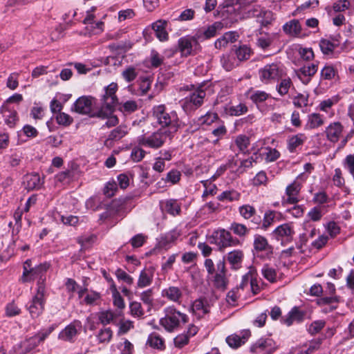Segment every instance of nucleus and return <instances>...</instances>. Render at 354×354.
Returning <instances> with one entry per match:
<instances>
[{
	"label": "nucleus",
	"instance_id": "19",
	"mask_svg": "<svg viewBox=\"0 0 354 354\" xmlns=\"http://www.w3.org/2000/svg\"><path fill=\"white\" fill-rule=\"evenodd\" d=\"M162 296L170 301L180 304L183 297V290L177 286H170L162 290Z\"/></svg>",
	"mask_w": 354,
	"mask_h": 354
},
{
	"label": "nucleus",
	"instance_id": "12",
	"mask_svg": "<svg viewBox=\"0 0 354 354\" xmlns=\"http://www.w3.org/2000/svg\"><path fill=\"white\" fill-rule=\"evenodd\" d=\"M294 226L292 223H286L279 225L273 231V235L277 241L282 243H290L295 235Z\"/></svg>",
	"mask_w": 354,
	"mask_h": 354
},
{
	"label": "nucleus",
	"instance_id": "28",
	"mask_svg": "<svg viewBox=\"0 0 354 354\" xmlns=\"http://www.w3.org/2000/svg\"><path fill=\"white\" fill-rule=\"evenodd\" d=\"M283 31L291 36H297L301 33V27L299 20L292 19L283 26Z\"/></svg>",
	"mask_w": 354,
	"mask_h": 354
},
{
	"label": "nucleus",
	"instance_id": "59",
	"mask_svg": "<svg viewBox=\"0 0 354 354\" xmlns=\"http://www.w3.org/2000/svg\"><path fill=\"white\" fill-rule=\"evenodd\" d=\"M181 174L177 169H172L167 174L165 178L166 183H170L171 185L176 184L180 179Z\"/></svg>",
	"mask_w": 354,
	"mask_h": 354
},
{
	"label": "nucleus",
	"instance_id": "14",
	"mask_svg": "<svg viewBox=\"0 0 354 354\" xmlns=\"http://www.w3.org/2000/svg\"><path fill=\"white\" fill-rule=\"evenodd\" d=\"M254 162L255 160L252 156L244 160L239 159L236 157L228 162V167L232 171L240 175L243 174L247 169L252 167Z\"/></svg>",
	"mask_w": 354,
	"mask_h": 354
},
{
	"label": "nucleus",
	"instance_id": "53",
	"mask_svg": "<svg viewBox=\"0 0 354 354\" xmlns=\"http://www.w3.org/2000/svg\"><path fill=\"white\" fill-rule=\"evenodd\" d=\"M130 313L134 317H141L144 315V310L140 302L132 301L129 304Z\"/></svg>",
	"mask_w": 354,
	"mask_h": 354
},
{
	"label": "nucleus",
	"instance_id": "8",
	"mask_svg": "<svg viewBox=\"0 0 354 354\" xmlns=\"http://www.w3.org/2000/svg\"><path fill=\"white\" fill-rule=\"evenodd\" d=\"M209 242L216 245L221 251L227 247L235 246L239 243L237 239H233L230 232L223 229L214 231L209 237Z\"/></svg>",
	"mask_w": 354,
	"mask_h": 354
},
{
	"label": "nucleus",
	"instance_id": "10",
	"mask_svg": "<svg viewBox=\"0 0 354 354\" xmlns=\"http://www.w3.org/2000/svg\"><path fill=\"white\" fill-rule=\"evenodd\" d=\"M278 348V344L271 337L259 339L250 348L252 353L272 354Z\"/></svg>",
	"mask_w": 354,
	"mask_h": 354
},
{
	"label": "nucleus",
	"instance_id": "50",
	"mask_svg": "<svg viewBox=\"0 0 354 354\" xmlns=\"http://www.w3.org/2000/svg\"><path fill=\"white\" fill-rule=\"evenodd\" d=\"M226 342L230 347L238 348L245 342V337L238 335H232L227 337Z\"/></svg>",
	"mask_w": 354,
	"mask_h": 354
},
{
	"label": "nucleus",
	"instance_id": "32",
	"mask_svg": "<svg viewBox=\"0 0 354 354\" xmlns=\"http://www.w3.org/2000/svg\"><path fill=\"white\" fill-rule=\"evenodd\" d=\"M249 99L254 104H258L266 101L270 95L264 91L251 90L248 92Z\"/></svg>",
	"mask_w": 354,
	"mask_h": 354
},
{
	"label": "nucleus",
	"instance_id": "13",
	"mask_svg": "<svg viewBox=\"0 0 354 354\" xmlns=\"http://www.w3.org/2000/svg\"><path fill=\"white\" fill-rule=\"evenodd\" d=\"M81 327V322L79 320H74L59 333L58 339L64 342H74L78 333V328Z\"/></svg>",
	"mask_w": 354,
	"mask_h": 354
},
{
	"label": "nucleus",
	"instance_id": "45",
	"mask_svg": "<svg viewBox=\"0 0 354 354\" xmlns=\"http://www.w3.org/2000/svg\"><path fill=\"white\" fill-rule=\"evenodd\" d=\"M85 25L86 31L89 35H98L104 30V22L102 21H94V24Z\"/></svg>",
	"mask_w": 354,
	"mask_h": 354
},
{
	"label": "nucleus",
	"instance_id": "23",
	"mask_svg": "<svg viewBox=\"0 0 354 354\" xmlns=\"http://www.w3.org/2000/svg\"><path fill=\"white\" fill-rule=\"evenodd\" d=\"M243 257L244 254L242 250H234L228 252L223 259H226L232 269L237 270L241 268Z\"/></svg>",
	"mask_w": 354,
	"mask_h": 354
},
{
	"label": "nucleus",
	"instance_id": "47",
	"mask_svg": "<svg viewBox=\"0 0 354 354\" xmlns=\"http://www.w3.org/2000/svg\"><path fill=\"white\" fill-rule=\"evenodd\" d=\"M339 100V97L338 95L333 96L330 98L324 100L322 101L319 104V109L324 112H328V111L335 104H336Z\"/></svg>",
	"mask_w": 354,
	"mask_h": 354
},
{
	"label": "nucleus",
	"instance_id": "43",
	"mask_svg": "<svg viewBox=\"0 0 354 354\" xmlns=\"http://www.w3.org/2000/svg\"><path fill=\"white\" fill-rule=\"evenodd\" d=\"M241 194L235 190H227L222 192L218 196L220 201H236L240 199Z\"/></svg>",
	"mask_w": 354,
	"mask_h": 354
},
{
	"label": "nucleus",
	"instance_id": "22",
	"mask_svg": "<svg viewBox=\"0 0 354 354\" xmlns=\"http://www.w3.org/2000/svg\"><path fill=\"white\" fill-rule=\"evenodd\" d=\"M180 233L176 230H171L165 235L160 236L158 240V245L160 248L168 250L174 243V242L179 237Z\"/></svg>",
	"mask_w": 354,
	"mask_h": 354
},
{
	"label": "nucleus",
	"instance_id": "34",
	"mask_svg": "<svg viewBox=\"0 0 354 354\" xmlns=\"http://www.w3.org/2000/svg\"><path fill=\"white\" fill-rule=\"evenodd\" d=\"M281 214L274 211V210H268L266 211L264 214L263 218L262 221V229L266 230L270 226H271L274 222L278 218V216H280Z\"/></svg>",
	"mask_w": 354,
	"mask_h": 354
},
{
	"label": "nucleus",
	"instance_id": "7",
	"mask_svg": "<svg viewBox=\"0 0 354 354\" xmlns=\"http://www.w3.org/2000/svg\"><path fill=\"white\" fill-rule=\"evenodd\" d=\"M205 96V91L199 86L181 101V106L185 112L193 111L203 104Z\"/></svg>",
	"mask_w": 354,
	"mask_h": 354
},
{
	"label": "nucleus",
	"instance_id": "35",
	"mask_svg": "<svg viewBox=\"0 0 354 354\" xmlns=\"http://www.w3.org/2000/svg\"><path fill=\"white\" fill-rule=\"evenodd\" d=\"M280 82L276 85V90L281 97L288 93L290 88L293 86L292 82L290 77L281 78Z\"/></svg>",
	"mask_w": 354,
	"mask_h": 354
},
{
	"label": "nucleus",
	"instance_id": "16",
	"mask_svg": "<svg viewBox=\"0 0 354 354\" xmlns=\"http://www.w3.org/2000/svg\"><path fill=\"white\" fill-rule=\"evenodd\" d=\"M301 188V184L294 180L291 184L287 186L286 189V195L287 196L285 202L288 204H295L299 201V193Z\"/></svg>",
	"mask_w": 354,
	"mask_h": 354
},
{
	"label": "nucleus",
	"instance_id": "15",
	"mask_svg": "<svg viewBox=\"0 0 354 354\" xmlns=\"http://www.w3.org/2000/svg\"><path fill=\"white\" fill-rule=\"evenodd\" d=\"M48 267L49 266L47 263H43L33 268L30 271V274L27 275L28 281L37 279V288L39 287V286H44V282L46 281V272L48 269Z\"/></svg>",
	"mask_w": 354,
	"mask_h": 354
},
{
	"label": "nucleus",
	"instance_id": "40",
	"mask_svg": "<svg viewBox=\"0 0 354 354\" xmlns=\"http://www.w3.org/2000/svg\"><path fill=\"white\" fill-rule=\"evenodd\" d=\"M337 41H334V42L330 41L326 39H322L319 41V47L322 52L324 55H330L333 53L335 48L338 46Z\"/></svg>",
	"mask_w": 354,
	"mask_h": 354
},
{
	"label": "nucleus",
	"instance_id": "44",
	"mask_svg": "<svg viewBox=\"0 0 354 354\" xmlns=\"http://www.w3.org/2000/svg\"><path fill=\"white\" fill-rule=\"evenodd\" d=\"M251 53V48L246 45L239 46L235 51L239 62L248 59L250 57Z\"/></svg>",
	"mask_w": 354,
	"mask_h": 354
},
{
	"label": "nucleus",
	"instance_id": "64",
	"mask_svg": "<svg viewBox=\"0 0 354 354\" xmlns=\"http://www.w3.org/2000/svg\"><path fill=\"white\" fill-rule=\"evenodd\" d=\"M239 289V288H233L230 291L228 292L226 301L230 306H235L238 298L240 297Z\"/></svg>",
	"mask_w": 354,
	"mask_h": 354
},
{
	"label": "nucleus",
	"instance_id": "55",
	"mask_svg": "<svg viewBox=\"0 0 354 354\" xmlns=\"http://www.w3.org/2000/svg\"><path fill=\"white\" fill-rule=\"evenodd\" d=\"M218 120V116L216 113H207L205 115L198 118V122L201 124L211 125Z\"/></svg>",
	"mask_w": 354,
	"mask_h": 354
},
{
	"label": "nucleus",
	"instance_id": "1",
	"mask_svg": "<svg viewBox=\"0 0 354 354\" xmlns=\"http://www.w3.org/2000/svg\"><path fill=\"white\" fill-rule=\"evenodd\" d=\"M152 116L157 123L173 136L180 127V121L175 111H169L165 105L154 106L152 109Z\"/></svg>",
	"mask_w": 354,
	"mask_h": 354
},
{
	"label": "nucleus",
	"instance_id": "54",
	"mask_svg": "<svg viewBox=\"0 0 354 354\" xmlns=\"http://www.w3.org/2000/svg\"><path fill=\"white\" fill-rule=\"evenodd\" d=\"M240 214L245 219L252 218L256 213L255 208L250 205H243L239 208Z\"/></svg>",
	"mask_w": 354,
	"mask_h": 354
},
{
	"label": "nucleus",
	"instance_id": "5",
	"mask_svg": "<svg viewBox=\"0 0 354 354\" xmlns=\"http://www.w3.org/2000/svg\"><path fill=\"white\" fill-rule=\"evenodd\" d=\"M285 75L283 66L280 63H271L259 70L260 81L265 84H274Z\"/></svg>",
	"mask_w": 354,
	"mask_h": 354
},
{
	"label": "nucleus",
	"instance_id": "52",
	"mask_svg": "<svg viewBox=\"0 0 354 354\" xmlns=\"http://www.w3.org/2000/svg\"><path fill=\"white\" fill-rule=\"evenodd\" d=\"M261 273L265 279L271 283H274L277 279V272L274 268L265 265L261 270Z\"/></svg>",
	"mask_w": 354,
	"mask_h": 354
},
{
	"label": "nucleus",
	"instance_id": "2",
	"mask_svg": "<svg viewBox=\"0 0 354 354\" xmlns=\"http://www.w3.org/2000/svg\"><path fill=\"white\" fill-rule=\"evenodd\" d=\"M204 266L208 273L207 278L213 286L216 289L225 290L228 283L225 260H219L215 267L213 261L211 259H207L205 261Z\"/></svg>",
	"mask_w": 354,
	"mask_h": 354
},
{
	"label": "nucleus",
	"instance_id": "3",
	"mask_svg": "<svg viewBox=\"0 0 354 354\" xmlns=\"http://www.w3.org/2000/svg\"><path fill=\"white\" fill-rule=\"evenodd\" d=\"M165 317L160 319V324L168 332L176 329L181 322H188L187 315L178 310L174 306H170L164 310Z\"/></svg>",
	"mask_w": 354,
	"mask_h": 354
},
{
	"label": "nucleus",
	"instance_id": "36",
	"mask_svg": "<svg viewBox=\"0 0 354 354\" xmlns=\"http://www.w3.org/2000/svg\"><path fill=\"white\" fill-rule=\"evenodd\" d=\"M111 291L113 296V305L120 310H123L125 308L124 300L118 292L115 283L112 281V284L110 287Z\"/></svg>",
	"mask_w": 354,
	"mask_h": 354
},
{
	"label": "nucleus",
	"instance_id": "58",
	"mask_svg": "<svg viewBox=\"0 0 354 354\" xmlns=\"http://www.w3.org/2000/svg\"><path fill=\"white\" fill-rule=\"evenodd\" d=\"M19 74L18 73H10L6 82L7 88L12 91L17 89L19 86Z\"/></svg>",
	"mask_w": 354,
	"mask_h": 354
},
{
	"label": "nucleus",
	"instance_id": "25",
	"mask_svg": "<svg viewBox=\"0 0 354 354\" xmlns=\"http://www.w3.org/2000/svg\"><path fill=\"white\" fill-rule=\"evenodd\" d=\"M343 131V127L340 122H335L331 123L326 129V134L327 139L333 142H336L339 140V137L342 135Z\"/></svg>",
	"mask_w": 354,
	"mask_h": 354
},
{
	"label": "nucleus",
	"instance_id": "46",
	"mask_svg": "<svg viewBox=\"0 0 354 354\" xmlns=\"http://www.w3.org/2000/svg\"><path fill=\"white\" fill-rule=\"evenodd\" d=\"M234 143L240 151L245 153L250 145V139L245 135H239L234 140Z\"/></svg>",
	"mask_w": 354,
	"mask_h": 354
},
{
	"label": "nucleus",
	"instance_id": "27",
	"mask_svg": "<svg viewBox=\"0 0 354 354\" xmlns=\"http://www.w3.org/2000/svg\"><path fill=\"white\" fill-rule=\"evenodd\" d=\"M195 42L194 39L182 37L178 40V49L183 56L187 57L192 53V43Z\"/></svg>",
	"mask_w": 354,
	"mask_h": 354
},
{
	"label": "nucleus",
	"instance_id": "37",
	"mask_svg": "<svg viewBox=\"0 0 354 354\" xmlns=\"http://www.w3.org/2000/svg\"><path fill=\"white\" fill-rule=\"evenodd\" d=\"M113 335V332L110 327H104L98 331L96 337L99 343L109 344L112 339Z\"/></svg>",
	"mask_w": 354,
	"mask_h": 354
},
{
	"label": "nucleus",
	"instance_id": "11",
	"mask_svg": "<svg viewBox=\"0 0 354 354\" xmlns=\"http://www.w3.org/2000/svg\"><path fill=\"white\" fill-rule=\"evenodd\" d=\"M44 293L45 287L39 286V287L37 288L36 295L32 298L28 307L30 314L32 317H37L41 314L44 309Z\"/></svg>",
	"mask_w": 354,
	"mask_h": 354
},
{
	"label": "nucleus",
	"instance_id": "57",
	"mask_svg": "<svg viewBox=\"0 0 354 354\" xmlns=\"http://www.w3.org/2000/svg\"><path fill=\"white\" fill-rule=\"evenodd\" d=\"M115 274L119 281H122L128 285L133 283V278L120 268L115 270Z\"/></svg>",
	"mask_w": 354,
	"mask_h": 354
},
{
	"label": "nucleus",
	"instance_id": "38",
	"mask_svg": "<svg viewBox=\"0 0 354 354\" xmlns=\"http://www.w3.org/2000/svg\"><path fill=\"white\" fill-rule=\"evenodd\" d=\"M116 317V314L111 310L100 311L97 315L100 322L103 325L113 323Z\"/></svg>",
	"mask_w": 354,
	"mask_h": 354
},
{
	"label": "nucleus",
	"instance_id": "17",
	"mask_svg": "<svg viewBox=\"0 0 354 354\" xmlns=\"http://www.w3.org/2000/svg\"><path fill=\"white\" fill-rule=\"evenodd\" d=\"M318 70L317 64H311L305 65L296 71L298 78L305 84L310 82L311 77L317 73Z\"/></svg>",
	"mask_w": 354,
	"mask_h": 354
},
{
	"label": "nucleus",
	"instance_id": "62",
	"mask_svg": "<svg viewBox=\"0 0 354 354\" xmlns=\"http://www.w3.org/2000/svg\"><path fill=\"white\" fill-rule=\"evenodd\" d=\"M117 190L118 186L114 180L109 181L104 188V194L111 198L115 195Z\"/></svg>",
	"mask_w": 354,
	"mask_h": 354
},
{
	"label": "nucleus",
	"instance_id": "56",
	"mask_svg": "<svg viewBox=\"0 0 354 354\" xmlns=\"http://www.w3.org/2000/svg\"><path fill=\"white\" fill-rule=\"evenodd\" d=\"M248 110V106L245 104L240 103L237 105L230 106L228 112L231 115L239 116L247 113Z\"/></svg>",
	"mask_w": 354,
	"mask_h": 354
},
{
	"label": "nucleus",
	"instance_id": "41",
	"mask_svg": "<svg viewBox=\"0 0 354 354\" xmlns=\"http://www.w3.org/2000/svg\"><path fill=\"white\" fill-rule=\"evenodd\" d=\"M147 344L152 348L162 350L165 348L163 339L156 333H151L147 339Z\"/></svg>",
	"mask_w": 354,
	"mask_h": 354
},
{
	"label": "nucleus",
	"instance_id": "9",
	"mask_svg": "<svg viewBox=\"0 0 354 354\" xmlns=\"http://www.w3.org/2000/svg\"><path fill=\"white\" fill-rule=\"evenodd\" d=\"M95 99L91 96L83 95L80 97L74 102L71 110L81 115H86L93 117V114L97 111H93Z\"/></svg>",
	"mask_w": 354,
	"mask_h": 354
},
{
	"label": "nucleus",
	"instance_id": "51",
	"mask_svg": "<svg viewBox=\"0 0 354 354\" xmlns=\"http://www.w3.org/2000/svg\"><path fill=\"white\" fill-rule=\"evenodd\" d=\"M337 74V71L335 68L331 65H326L320 72L321 79L331 80Z\"/></svg>",
	"mask_w": 354,
	"mask_h": 354
},
{
	"label": "nucleus",
	"instance_id": "29",
	"mask_svg": "<svg viewBox=\"0 0 354 354\" xmlns=\"http://www.w3.org/2000/svg\"><path fill=\"white\" fill-rule=\"evenodd\" d=\"M153 281V272L150 270H143L140 272L137 286L140 288H143L151 284Z\"/></svg>",
	"mask_w": 354,
	"mask_h": 354
},
{
	"label": "nucleus",
	"instance_id": "30",
	"mask_svg": "<svg viewBox=\"0 0 354 354\" xmlns=\"http://www.w3.org/2000/svg\"><path fill=\"white\" fill-rule=\"evenodd\" d=\"M166 26L167 21L164 20H158L152 25V28L155 31L156 37L160 41L167 39L168 34L165 30Z\"/></svg>",
	"mask_w": 354,
	"mask_h": 354
},
{
	"label": "nucleus",
	"instance_id": "26",
	"mask_svg": "<svg viewBox=\"0 0 354 354\" xmlns=\"http://www.w3.org/2000/svg\"><path fill=\"white\" fill-rule=\"evenodd\" d=\"M0 112L3 114L6 123L10 127H13L17 120V113L14 109H10L6 104H3L0 109Z\"/></svg>",
	"mask_w": 354,
	"mask_h": 354
},
{
	"label": "nucleus",
	"instance_id": "39",
	"mask_svg": "<svg viewBox=\"0 0 354 354\" xmlns=\"http://www.w3.org/2000/svg\"><path fill=\"white\" fill-rule=\"evenodd\" d=\"M324 124L323 116L319 113H312L308 116L306 127L308 129H315Z\"/></svg>",
	"mask_w": 354,
	"mask_h": 354
},
{
	"label": "nucleus",
	"instance_id": "33",
	"mask_svg": "<svg viewBox=\"0 0 354 354\" xmlns=\"http://www.w3.org/2000/svg\"><path fill=\"white\" fill-rule=\"evenodd\" d=\"M307 139L304 133H299L292 136L288 140V148L290 151L293 152L298 147L302 145Z\"/></svg>",
	"mask_w": 354,
	"mask_h": 354
},
{
	"label": "nucleus",
	"instance_id": "60",
	"mask_svg": "<svg viewBox=\"0 0 354 354\" xmlns=\"http://www.w3.org/2000/svg\"><path fill=\"white\" fill-rule=\"evenodd\" d=\"M230 230L233 231L235 234L240 236H245L249 231L245 225L237 223H233L231 225Z\"/></svg>",
	"mask_w": 354,
	"mask_h": 354
},
{
	"label": "nucleus",
	"instance_id": "6",
	"mask_svg": "<svg viewBox=\"0 0 354 354\" xmlns=\"http://www.w3.org/2000/svg\"><path fill=\"white\" fill-rule=\"evenodd\" d=\"M173 137L166 132L165 129L160 128L149 136L138 137L137 142L140 146L156 149L160 148L167 139L171 140Z\"/></svg>",
	"mask_w": 354,
	"mask_h": 354
},
{
	"label": "nucleus",
	"instance_id": "61",
	"mask_svg": "<svg viewBox=\"0 0 354 354\" xmlns=\"http://www.w3.org/2000/svg\"><path fill=\"white\" fill-rule=\"evenodd\" d=\"M39 344V340L37 339V337L33 336L22 342L21 346L26 352H30L36 348Z\"/></svg>",
	"mask_w": 354,
	"mask_h": 354
},
{
	"label": "nucleus",
	"instance_id": "4",
	"mask_svg": "<svg viewBox=\"0 0 354 354\" xmlns=\"http://www.w3.org/2000/svg\"><path fill=\"white\" fill-rule=\"evenodd\" d=\"M118 90L116 83L112 82L105 88V93L102 98V106L95 115L107 116L113 113L118 104L115 93Z\"/></svg>",
	"mask_w": 354,
	"mask_h": 354
},
{
	"label": "nucleus",
	"instance_id": "31",
	"mask_svg": "<svg viewBox=\"0 0 354 354\" xmlns=\"http://www.w3.org/2000/svg\"><path fill=\"white\" fill-rule=\"evenodd\" d=\"M222 66L227 71L232 70L239 65L237 58L236 59L234 53L223 55L221 58Z\"/></svg>",
	"mask_w": 354,
	"mask_h": 354
},
{
	"label": "nucleus",
	"instance_id": "42",
	"mask_svg": "<svg viewBox=\"0 0 354 354\" xmlns=\"http://www.w3.org/2000/svg\"><path fill=\"white\" fill-rule=\"evenodd\" d=\"M127 127L126 126H119L111 131L106 141L119 140L121 138H122L124 136H125L127 135Z\"/></svg>",
	"mask_w": 354,
	"mask_h": 354
},
{
	"label": "nucleus",
	"instance_id": "18",
	"mask_svg": "<svg viewBox=\"0 0 354 354\" xmlns=\"http://www.w3.org/2000/svg\"><path fill=\"white\" fill-rule=\"evenodd\" d=\"M254 250L256 252H265L269 258L273 253V248L268 243V241L263 236L257 234L254 238Z\"/></svg>",
	"mask_w": 354,
	"mask_h": 354
},
{
	"label": "nucleus",
	"instance_id": "24",
	"mask_svg": "<svg viewBox=\"0 0 354 354\" xmlns=\"http://www.w3.org/2000/svg\"><path fill=\"white\" fill-rule=\"evenodd\" d=\"M40 176L37 173L28 174L24 176L23 183L24 187L28 190H33L39 189L43 184Z\"/></svg>",
	"mask_w": 354,
	"mask_h": 354
},
{
	"label": "nucleus",
	"instance_id": "48",
	"mask_svg": "<svg viewBox=\"0 0 354 354\" xmlns=\"http://www.w3.org/2000/svg\"><path fill=\"white\" fill-rule=\"evenodd\" d=\"M165 210L170 214L175 216L180 213V207L176 200L170 199L165 201Z\"/></svg>",
	"mask_w": 354,
	"mask_h": 354
},
{
	"label": "nucleus",
	"instance_id": "49",
	"mask_svg": "<svg viewBox=\"0 0 354 354\" xmlns=\"http://www.w3.org/2000/svg\"><path fill=\"white\" fill-rule=\"evenodd\" d=\"M227 133V129L223 122L219 124V125L214 129L212 131V134L216 138L215 140L212 141L214 145H216L218 141L223 138Z\"/></svg>",
	"mask_w": 354,
	"mask_h": 354
},
{
	"label": "nucleus",
	"instance_id": "20",
	"mask_svg": "<svg viewBox=\"0 0 354 354\" xmlns=\"http://www.w3.org/2000/svg\"><path fill=\"white\" fill-rule=\"evenodd\" d=\"M191 310L198 319H201L209 313V306L205 299L199 298L193 302Z\"/></svg>",
	"mask_w": 354,
	"mask_h": 354
},
{
	"label": "nucleus",
	"instance_id": "21",
	"mask_svg": "<svg viewBox=\"0 0 354 354\" xmlns=\"http://www.w3.org/2000/svg\"><path fill=\"white\" fill-rule=\"evenodd\" d=\"M304 316L305 312L301 310L298 307H294L282 318L281 322L287 326H290L294 322L299 323L302 322Z\"/></svg>",
	"mask_w": 354,
	"mask_h": 354
},
{
	"label": "nucleus",
	"instance_id": "63",
	"mask_svg": "<svg viewBox=\"0 0 354 354\" xmlns=\"http://www.w3.org/2000/svg\"><path fill=\"white\" fill-rule=\"evenodd\" d=\"M273 41V37L270 35H265L258 38L257 44L263 49H266L270 46Z\"/></svg>",
	"mask_w": 354,
	"mask_h": 354
}]
</instances>
